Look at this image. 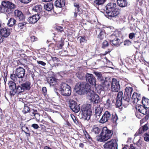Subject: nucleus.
<instances>
[{"mask_svg": "<svg viewBox=\"0 0 149 149\" xmlns=\"http://www.w3.org/2000/svg\"><path fill=\"white\" fill-rule=\"evenodd\" d=\"M108 17H114L119 13V10L116 3H111L107 4L104 8Z\"/></svg>", "mask_w": 149, "mask_h": 149, "instance_id": "nucleus-1", "label": "nucleus"}, {"mask_svg": "<svg viewBox=\"0 0 149 149\" xmlns=\"http://www.w3.org/2000/svg\"><path fill=\"white\" fill-rule=\"evenodd\" d=\"M113 134L112 130H109L107 127H104L100 134L96 136V140L101 142L106 141L111 138Z\"/></svg>", "mask_w": 149, "mask_h": 149, "instance_id": "nucleus-2", "label": "nucleus"}, {"mask_svg": "<svg viewBox=\"0 0 149 149\" xmlns=\"http://www.w3.org/2000/svg\"><path fill=\"white\" fill-rule=\"evenodd\" d=\"M76 91L79 95L87 94L90 90V86L85 82H81L78 83L76 86Z\"/></svg>", "mask_w": 149, "mask_h": 149, "instance_id": "nucleus-3", "label": "nucleus"}, {"mask_svg": "<svg viewBox=\"0 0 149 149\" xmlns=\"http://www.w3.org/2000/svg\"><path fill=\"white\" fill-rule=\"evenodd\" d=\"M82 118L84 119L88 120L90 118L92 113L91 105L90 104L83 105L81 108Z\"/></svg>", "mask_w": 149, "mask_h": 149, "instance_id": "nucleus-4", "label": "nucleus"}, {"mask_svg": "<svg viewBox=\"0 0 149 149\" xmlns=\"http://www.w3.org/2000/svg\"><path fill=\"white\" fill-rule=\"evenodd\" d=\"M25 69L22 67H19L17 68L15 70V73L11 74L10 78L13 81H16L17 80V77L18 78H22L25 74Z\"/></svg>", "mask_w": 149, "mask_h": 149, "instance_id": "nucleus-5", "label": "nucleus"}, {"mask_svg": "<svg viewBox=\"0 0 149 149\" xmlns=\"http://www.w3.org/2000/svg\"><path fill=\"white\" fill-rule=\"evenodd\" d=\"M1 5L3 6V10L2 12L8 14L12 13L15 8V5L9 1H3L2 2Z\"/></svg>", "mask_w": 149, "mask_h": 149, "instance_id": "nucleus-6", "label": "nucleus"}, {"mask_svg": "<svg viewBox=\"0 0 149 149\" xmlns=\"http://www.w3.org/2000/svg\"><path fill=\"white\" fill-rule=\"evenodd\" d=\"M60 91L62 95L65 96H69L71 93V87L65 83L61 84Z\"/></svg>", "mask_w": 149, "mask_h": 149, "instance_id": "nucleus-7", "label": "nucleus"}, {"mask_svg": "<svg viewBox=\"0 0 149 149\" xmlns=\"http://www.w3.org/2000/svg\"><path fill=\"white\" fill-rule=\"evenodd\" d=\"M9 87L10 89V93L11 95L14 96L16 93L19 94V91L18 90L19 85L17 87L16 84L12 81H10L8 83Z\"/></svg>", "mask_w": 149, "mask_h": 149, "instance_id": "nucleus-8", "label": "nucleus"}, {"mask_svg": "<svg viewBox=\"0 0 149 149\" xmlns=\"http://www.w3.org/2000/svg\"><path fill=\"white\" fill-rule=\"evenodd\" d=\"M106 149H118L117 145L116 140L112 139L107 141L103 146Z\"/></svg>", "mask_w": 149, "mask_h": 149, "instance_id": "nucleus-9", "label": "nucleus"}, {"mask_svg": "<svg viewBox=\"0 0 149 149\" xmlns=\"http://www.w3.org/2000/svg\"><path fill=\"white\" fill-rule=\"evenodd\" d=\"M87 95L90 97L89 99L93 102L94 104L97 103L99 102V96L93 91L90 90L89 92L87 93Z\"/></svg>", "mask_w": 149, "mask_h": 149, "instance_id": "nucleus-10", "label": "nucleus"}, {"mask_svg": "<svg viewBox=\"0 0 149 149\" xmlns=\"http://www.w3.org/2000/svg\"><path fill=\"white\" fill-rule=\"evenodd\" d=\"M120 88L119 82L115 79H112L111 83V91L114 92H118Z\"/></svg>", "mask_w": 149, "mask_h": 149, "instance_id": "nucleus-11", "label": "nucleus"}, {"mask_svg": "<svg viewBox=\"0 0 149 149\" xmlns=\"http://www.w3.org/2000/svg\"><path fill=\"white\" fill-rule=\"evenodd\" d=\"M31 83L29 81H26L24 83L21 84L19 85L18 90L19 91V93L24 92L25 90H29L31 88Z\"/></svg>", "mask_w": 149, "mask_h": 149, "instance_id": "nucleus-12", "label": "nucleus"}, {"mask_svg": "<svg viewBox=\"0 0 149 149\" xmlns=\"http://www.w3.org/2000/svg\"><path fill=\"white\" fill-rule=\"evenodd\" d=\"M80 104H77V103L72 100H70L69 101V106L71 109L73 111L77 113L79 111L80 109Z\"/></svg>", "mask_w": 149, "mask_h": 149, "instance_id": "nucleus-13", "label": "nucleus"}, {"mask_svg": "<svg viewBox=\"0 0 149 149\" xmlns=\"http://www.w3.org/2000/svg\"><path fill=\"white\" fill-rule=\"evenodd\" d=\"M111 83L110 79L108 78L105 77L104 80L101 82L100 86L104 90L106 91L110 89Z\"/></svg>", "mask_w": 149, "mask_h": 149, "instance_id": "nucleus-14", "label": "nucleus"}, {"mask_svg": "<svg viewBox=\"0 0 149 149\" xmlns=\"http://www.w3.org/2000/svg\"><path fill=\"white\" fill-rule=\"evenodd\" d=\"M86 78L87 82L92 85L95 86L96 85L95 78L93 74L88 73H87Z\"/></svg>", "mask_w": 149, "mask_h": 149, "instance_id": "nucleus-15", "label": "nucleus"}, {"mask_svg": "<svg viewBox=\"0 0 149 149\" xmlns=\"http://www.w3.org/2000/svg\"><path fill=\"white\" fill-rule=\"evenodd\" d=\"M111 115L110 112L108 111H105L100 120V123H104L111 120Z\"/></svg>", "mask_w": 149, "mask_h": 149, "instance_id": "nucleus-16", "label": "nucleus"}, {"mask_svg": "<svg viewBox=\"0 0 149 149\" xmlns=\"http://www.w3.org/2000/svg\"><path fill=\"white\" fill-rule=\"evenodd\" d=\"M15 16L19 21H24L25 19V17L22 12L19 10H15L14 12Z\"/></svg>", "mask_w": 149, "mask_h": 149, "instance_id": "nucleus-17", "label": "nucleus"}, {"mask_svg": "<svg viewBox=\"0 0 149 149\" xmlns=\"http://www.w3.org/2000/svg\"><path fill=\"white\" fill-rule=\"evenodd\" d=\"M141 99V95L140 94L134 93L131 99L132 102L134 104H137L138 101Z\"/></svg>", "mask_w": 149, "mask_h": 149, "instance_id": "nucleus-18", "label": "nucleus"}, {"mask_svg": "<svg viewBox=\"0 0 149 149\" xmlns=\"http://www.w3.org/2000/svg\"><path fill=\"white\" fill-rule=\"evenodd\" d=\"M40 18L39 15L38 13L29 17L28 19V21L30 23L33 24L37 22Z\"/></svg>", "mask_w": 149, "mask_h": 149, "instance_id": "nucleus-19", "label": "nucleus"}, {"mask_svg": "<svg viewBox=\"0 0 149 149\" xmlns=\"http://www.w3.org/2000/svg\"><path fill=\"white\" fill-rule=\"evenodd\" d=\"M11 30L8 28H5L1 29L0 34L2 37H7L10 34Z\"/></svg>", "mask_w": 149, "mask_h": 149, "instance_id": "nucleus-20", "label": "nucleus"}, {"mask_svg": "<svg viewBox=\"0 0 149 149\" xmlns=\"http://www.w3.org/2000/svg\"><path fill=\"white\" fill-rule=\"evenodd\" d=\"M136 109L139 113L143 115H145L146 114V108H144L143 106L138 104L136 105Z\"/></svg>", "mask_w": 149, "mask_h": 149, "instance_id": "nucleus-21", "label": "nucleus"}, {"mask_svg": "<svg viewBox=\"0 0 149 149\" xmlns=\"http://www.w3.org/2000/svg\"><path fill=\"white\" fill-rule=\"evenodd\" d=\"M103 110L102 107H100V105L97 106V108L95 109V115L97 119L100 118L102 112Z\"/></svg>", "mask_w": 149, "mask_h": 149, "instance_id": "nucleus-22", "label": "nucleus"}, {"mask_svg": "<svg viewBox=\"0 0 149 149\" xmlns=\"http://www.w3.org/2000/svg\"><path fill=\"white\" fill-rule=\"evenodd\" d=\"M65 4V0H56L55 2V5L59 8L63 7L64 6Z\"/></svg>", "mask_w": 149, "mask_h": 149, "instance_id": "nucleus-23", "label": "nucleus"}, {"mask_svg": "<svg viewBox=\"0 0 149 149\" xmlns=\"http://www.w3.org/2000/svg\"><path fill=\"white\" fill-rule=\"evenodd\" d=\"M94 73L97 78L98 80L101 82L104 81L105 77H104L102 75L100 72H94Z\"/></svg>", "mask_w": 149, "mask_h": 149, "instance_id": "nucleus-24", "label": "nucleus"}, {"mask_svg": "<svg viewBox=\"0 0 149 149\" xmlns=\"http://www.w3.org/2000/svg\"><path fill=\"white\" fill-rule=\"evenodd\" d=\"M141 102L144 108H149V99L143 97Z\"/></svg>", "mask_w": 149, "mask_h": 149, "instance_id": "nucleus-25", "label": "nucleus"}, {"mask_svg": "<svg viewBox=\"0 0 149 149\" xmlns=\"http://www.w3.org/2000/svg\"><path fill=\"white\" fill-rule=\"evenodd\" d=\"M130 96L131 95H128V94H124V95L123 97V100L124 102V104H125L126 105L128 104L130 99Z\"/></svg>", "mask_w": 149, "mask_h": 149, "instance_id": "nucleus-26", "label": "nucleus"}, {"mask_svg": "<svg viewBox=\"0 0 149 149\" xmlns=\"http://www.w3.org/2000/svg\"><path fill=\"white\" fill-rule=\"evenodd\" d=\"M106 37L105 31L104 30H100L99 34L97 35V38L100 40H102Z\"/></svg>", "mask_w": 149, "mask_h": 149, "instance_id": "nucleus-27", "label": "nucleus"}, {"mask_svg": "<svg viewBox=\"0 0 149 149\" xmlns=\"http://www.w3.org/2000/svg\"><path fill=\"white\" fill-rule=\"evenodd\" d=\"M57 79L54 77H49L47 79L48 82L51 86H54L56 83Z\"/></svg>", "mask_w": 149, "mask_h": 149, "instance_id": "nucleus-28", "label": "nucleus"}, {"mask_svg": "<svg viewBox=\"0 0 149 149\" xmlns=\"http://www.w3.org/2000/svg\"><path fill=\"white\" fill-rule=\"evenodd\" d=\"M117 3L119 6L122 7L127 6V3L126 0H117Z\"/></svg>", "mask_w": 149, "mask_h": 149, "instance_id": "nucleus-29", "label": "nucleus"}, {"mask_svg": "<svg viewBox=\"0 0 149 149\" xmlns=\"http://www.w3.org/2000/svg\"><path fill=\"white\" fill-rule=\"evenodd\" d=\"M53 4L51 3H48L45 5L44 6V9L48 11H50L53 8Z\"/></svg>", "mask_w": 149, "mask_h": 149, "instance_id": "nucleus-30", "label": "nucleus"}, {"mask_svg": "<svg viewBox=\"0 0 149 149\" xmlns=\"http://www.w3.org/2000/svg\"><path fill=\"white\" fill-rule=\"evenodd\" d=\"M16 22V21L15 19L13 18H11L8 20L7 24L9 26H13L15 24Z\"/></svg>", "mask_w": 149, "mask_h": 149, "instance_id": "nucleus-31", "label": "nucleus"}, {"mask_svg": "<svg viewBox=\"0 0 149 149\" xmlns=\"http://www.w3.org/2000/svg\"><path fill=\"white\" fill-rule=\"evenodd\" d=\"M119 39L117 38L116 39L110 42L111 45H113L115 46H118L120 45L121 43Z\"/></svg>", "mask_w": 149, "mask_h": 149, "instance_id": "nucleus-32", "label": "nucleus"}, {"mask_svg": "<svg viewBox=\"0 0 149 149\" xmlns=\"http://www.w3.org/2000/svg\"><path fill=\"white\" fill-rule=\"evenodd\" d=\"M42 7L40 5H38L34 6L33 10L35 12L40 13L42 10Z\"/></svg>", "mask_w": 149, "mask_h": 149, "instance_id": "nucleus-33", "label": "nucleus"}, {"mask_svg": "<svg viewBox=\"0 0 149 149\" xmlns=\"http://www.w3.org/2000/svg\"><path fill=\"white\" fill-rule=\"evenodd\" d=\"M100 131V128L96 126H94L93 127L91 131L93 133L96 134H98Z\"/></svg>", "mask_w": 149, "mask_h": 149, "instance_id": "nucleus-34", "label": "nucleus"}, {"mask_svg": "<svg viewBox=\"0 0 149 149\" xmlns=\"http://www.w3.org/2000/svg\"><path fill=\"white\" fill-rule=\"evenodd\" d=\"M77 77L79 79L83 80L86 78V75L85 74L81 72H79L76 74Z\"/></svg>", "mask_w": 149, "mask_h": 149, "instance_id": "nucleus-35", "label": "nucleus"}, {"mask_svg": "<svg viewBox=\"0 0 149 149\" xmlns=\"http://www.w3.org/2000/svg\"><path fill=\"white\" fill-rule=\"evenodd\" d=\"M132 91L133 89L132 88L129 87H127L125 89L124 93L131 95Z\"/></svg>", "mask_w": 149, "mask_h": 149, "instance_id": "nucleus-36", "label": "nucleus"}, {"mask_svg": "<svg viewBox=\"0 0 149 149\" xmlns=\"http://www.w3.org/2000/svg\"><path fill=\"white\" fill-rule=\"evenodd\" d=\"M107 0H95L94 1V3L97 6L103 4Z\"/></svg>", "mask_w": 149, "mask_h": 149, "instance_id": "nucleus-37", "label": "nucleus"}, {"mask_svg": "<svg viewBox=\"0 0 149 149\" xmlns=\"http://www.w3.org/2000/svg\"><path fill=\"white\" fill-rule=\"evenodd\" d=\"M118 119V116L116 114H112L111 118L110 120L112 122L114 123H116Z\"/></svg>", "mask_w": 149, "mask_h": 149, "instance_id": "nucleus-38", "label": "nucleus"}, {"mask_svg": "<svg viewBox=\"0 0 149 149\" xmlns=\"http://www.w3.org/2000/svg\"><path fill=\"white\" fill-rule=\"evenodd\" d=\"M118 38L117 36L114 34H113L109 36L108 37V40L110 42Z\"/></svg>", "mask_w": 149, "mask_h": 149, "instance_id": "nucleus-39", "label": "nucleus"}, {"mask_svg": "<svg viewBox=\"0 0 149 149\" xmlns=\"http://www.w3.org/2000/svg\"><path fill=\"white\" fill-rule=\"evenodd\" d=\"M79 39L80 43L81 44L86 43L87 41L86 38L84 36H80L78 38Z\"/></svg>", "mask_w": 149, "mask_h": 149, "instance_id": "nucleus-40", "label": "nucleus"}, {"mask_svg": "<svg viewBox=\"0 0 149 149\" xmlns=\"http://www.w3.org/2000/svg\"><path fill=\"white\" fill-rule=\"evenodd\" d=\"M122 100L116 99V105L117 107H120L121 106L123 103H124V101L123 100V101L122 102Z\"/></svg>", "mask_w": 149, "mask_h": 149, "instance_id": "nucleus-41", "label": "nucleus"}, {"mask_svg": "<svg viewBox=\"0 0 149 149\" xmlns=\"http://www.w3.org/2000/svg\"><path fill=\"white\" fill-rule=\"evenodd\" d=\"M30 110L29 108L26 106L24 105L22 110L24 114H26L28 113Z\"/></svg>", "mask_w": 149, "mask_h": 149, "instance_id": "nucleus-42", "label": "nucleus"}, {"mask_svg": "<svg viewBox=\"0 0 149 149\" xmlns=\"http://www.w3.org/2000/svg\"><path fill=\"white\" fill-rule=\"evenodd\" d=\"M123 93L122 91H120L118 93L117 96V100H122L123 97L122 95Z\"/></svg>", "mask_w": 149, "mask_h": 149, "instance_id": "nucleus-43", "label": "nucleus"}, {"mask_svg": "<svg viewBox=\"0 0 149 149\" xmlns=\"http://www.w3.org/2000/svg\"><path fill=\"white\" fill-rule=\"evenodd\" d=\"M144 140L146 141H149V132L144 134Z\"/></svg>", "mask_w": 149, "mask_h": 149, "instance_id": "nucleus-44", "label": "nucleus"}, {"mask_svg": "<svg viewBox=\"0 0 149 149\" xmlns=\"http://www.w3.org/2000/svg\"><path fill=\"white\" fill-rule=\"evenodd\" d=\"M109 43L106 40H104L102 43V48H104L108 46Z\"/></svg>", "mask_w": 149, "mask_h": 149, "instance_id": "nucleus-45", "label": "nucleus"}, {"mask_svg": "<svg viewBox=\"0 0 149 149\" xmlns=\"http://www.w3.org/2000/svg\"><path fill=\"white\" fill-rule=\"evenodd\" d=\"M26 24V22H22L19 23L18 24V26L21 29H22L23 28V26H24V25H25Z\"/></svg>", "mask_w": 149, "mask_h": 149, "instance_id": "nucleus-46", "label": "nucleus"}, {"mask_svg": "<svg viewBox=\"0 0 149 149\" xmlns=\"http://www.w3.org/2000/svg\"><path fill=\"white\" fill-rule=\"evenodd\" d=\"M111 101L109 99H107V100L106 103L105 104V106H107L108 108L110 107L111 106Z\"/></svg>", "mask_w": 149, "mask_h": 149, "instance_id": "nucleus-47", "label": "nucleus"}, {"mask_svg": "<svg viewBox=\"0 0 149 149\" xmlns=\"http://www.w3.org/2000/svg\"><path fill=\"white\" fill-rule=\"evenodd\" d=\"M56 29L58 31H59L61 32L63 31V29L62 27L58 26H57L56 27Z\"/></svg>", "mask_w": 149, "mask_h": 149, "instance_id": "nucleus-48", "label": "nucleus"}, {"mask_svg": "<svg viewBox=\"0 0 149 149\" xmlns=\"http://www.w3.org/2000/svg\"><path fill=\"white\" fill-rule=\"evenodd\" d=\"M21 3H28L30 2L31 0H19Z\"/></svg>", "mask_w": 149, "mask_h": 149, "instance_id": "nucleus-49", "label": "nucleus"}, {"mask_svg": "<svg viewBox=\"0 0 149 149\" xmlns=\"http://www.w3.org/2000/svg\"><path fill=\"white\" fill-rule=\"evenodd\" d=\"M135 33H132L129 34V37L130 39H132L133 38L135 37Z\"/></svg>", "mask_w": 149, "mask_h": 149, "instance_id": "nucleus-50", "label": "nucleus"}, {"mask_svg": "<svg viewBox=\"0 0 149 149\" xmlns=\"http://www.w3.org/2000/svg\"><path fill=\"white\" fill-rule=\"evenodd\" d=\"M37 62L38 64L41 65L42 66H45L46 64L45 63L42 61H37Z\"/></svg>", "mask_w": 149, "mask_h": 149, "instance_id": "nucleus-51", "label": "nucleus"}, {"mask_svg": "<svg viewBox=\"0 0 149 149\" xmlns=\"http://www.w3.org/2000/svg\"><path fill=\"white\" fill-rule=\"evenodd\" d=\"M40 115L39 113H36L35 115L33 117V119L35 118L36 120H37L38 118H39V117H40Z\"/></svg>", "mask_w": 149, "mask_h": 149, "instance_id": "nucleus-52", "label": "nucleus"}, {"mask_svg": "<svg viewBox=\"0 0 149 149\" xmlns=\"http://www.w3.org/2000/svg\"><path fill=\"white\" fill-rule=\"evenodd\" d=\"M42 91L43 94L45 95L47 94V90L46 87H44L42 88Z\"/></svg>", "mask_w": 149, "mask_h": 149, "instance_id": "nucleus-53", "label": "nucleus"}, {"mask_svg": "<svg viewBox=\"0 0 149 149\" xmlns=\"http://www.w3.org/2000/svg\"><path fill=\"white\" fill-rule=\"evenodd\" d=\"M131 41L129 40H126L124 42V45H128L131 44Z\"/></svg>", "mask_w": 149, "mask_h": 149, "instance_id": "nucleus-54", "label": "nucleus"}, {"mask_svg": "<svg viewBox=\"0 0 149 149\" xmlns=\"http://www.w3.org/2000/svg\"><path fill=\"white\" fill-rule=\"evenodd\" d=\"M32 127L35 129H37L39 127L38 125L36 124H33L32 125Z\"/></svg>", "mask_w": 149, "mask_h": 149, "instance_id": "nucleus-55", "label": "nucleus"}, {"mask_svg": "<svg viewBox=\"0 0 149 149\" xmlns=\"http://www.w3.org/2000/svg\"><path fill=\"white\" fill-rule=\"evenodd\" d=\"M148 129V127L146 124H145L143 127V131L147 130Z\"/></svg>", "mask_w": 149, "mask_h": 149, "instance_id": "nucleus-56", "label": "nucleus"}, {"mask_svg": "<svg viewBox=\"0 0 149 149\" xmlns=\"http://www.w3.org/2000/svg\"><path fill=\"white\" fill-rule=\"evenodd\" d=\"M31 40L32 41L34 42L36 41L37 40V38L34 36H32L31 37Z\"/></svg>", "mask_w": 149, "mask_h": 149, "instance_id": "nucleus-57", "label": "nucleus"}, {"mask_svg": "<svg viewBox=\"0 0 149 149\" xmlns=\"http://www.w3.org/2000/svg\"><path fill=\"white\" fill-rule=\"evenodd\" d=\"M52 60L54 61H56V62H58L59 61V59L56 57H52Z\"/></svg>", "mask_w": 149, "mask_h": 149, "instance_id": "nucleus-58", "label": "nucleus"}, {"mask_svg": "<svg viewBox=\"0 0 149 149\" xmlns=\"http://www.w3.org/2000/svg\"><path fill=\"white\" fill-rule=\"evenodd\" d=\"M71 117L73 119V120L74 121V122L76 123H77V120H76V119L75 118V117L74 116L72 115L71 116Z\"/></svg>", "mask_w": 149, "mask_h": 149, "instance_id": "nucleus-59", "label": "nucleus"}, {"mask_svg": "<svg viewBox=\"0 0 149 149\" xmlns=\"http://www.w3.org/2000/svg\"><path fill=\"white\" fill-rule=\"evenodd\" d=\"M85 135L86 137L88 140H92L90 136L88 135V134H87V135L85 134Z\"/></svg>", "mask_w": 149, "mask_h": 149, "instance_id": "nucleus-60", "label": "nucleus"}, {"mask_svg": "<svg viewBox=\"0 0 149 149\" xmlns=\"http://www.w3.org/2000/svg\"><path fill=\"white\" fill-rule=\"evenodd\" d=\"M80 8L79 7L76 8L75 9L74 11H76L77 12H79L80 11Z\"/></svg>", "mask_w": 149, "mask_h": 149, "instance_id": "nucleus-61", "label": "nucleus"}, {"mask_svg": "<svg viewBox=\"0 0 149 149\" xmlns=\"http://www.w3.org/2000/svg\"><path fill=\"white\" fill-rule=\"evenodd\" d=\"M35 113H34L33 111H30V115L31 116H34L35 115Z\"/></svg>", "mask_w": 149, "mask_h": 149, "instance_id": "nucleus-62", "label": "nucleus"}, {"mask_svg": "<svg viewBox=\"0 0 149 149\" xmlns=\"http://www.w3.org/2000/svg\"><path fill=\"white\" fill-rule=\"evenodd\" d=\"M78 13L76 11H74V17H76L77 16V13Z\"/></svg>", "mask_w": 149, "mask_h": 149, "instance_id": "nucleus-63", "label": "nucleus"}, {"mask_svg": "<svg viewBox=\"0 0 149 149\" xmlns=\"http://www.w3.org/2000/svg\"><path fill=\"white\" fill-rule=\"evenodd\" d=\"M129 149H135V147L133 146V145L131 144L130 146Z\"/></svg>", "mask_w": 149, "mask_h": 149, "instance_id": "nucleus-64", "label": "nucleus"}]
</instances>
